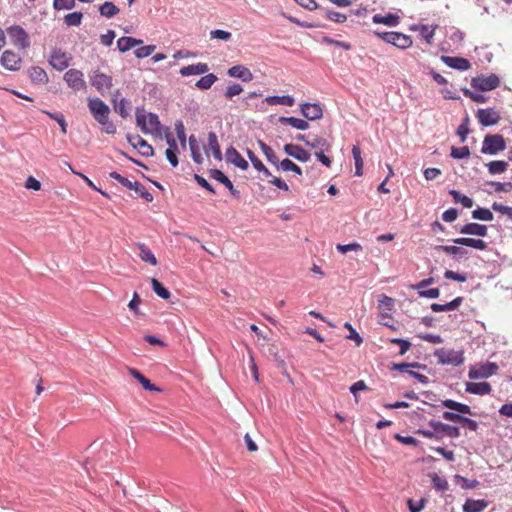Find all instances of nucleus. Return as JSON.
<instances>
[{
  "instance_id": "obj_60",
  "label": "nucleus",
  "mask_w": 512,
  "mask_h": 512,
  "mask_svg": "<svg viewBox=\"0 0 512 512\" xmlns=\"http://www.w3.org/2000/svg\"><path fill=\"white\" fill-rule=\"evenodd\" d=\"M155 49H156L155 45L142 46V47L137 48L134 51V55L139 59H143V58L150 56L154 52Z\"/></svg>"
},
{
  "instance_id": "obj_20",
  "label": "nucleus",
  "mask_w": 512,
  "mask_h": 512,
  "mask_svg": "<svg viewBox=\"0 0 512 512\" xmlns=\"http://www.w3.org/2000/svg\"><path fill=\"white\" fill-rule=\"evenodd\" d=\"M459 232L465 235H473L479 237H486L488 233V227L484 224H479L476 222H471L463 225Z\"/></svg>"
},
{
  "instance_id": "obj_16",
  "label": "nucleus",
  "mask_w": 512,
  "mask_h": 512,
  "mask_svg": "<svg viewBox=\"0 0 512 512\" xmlns=\"http://www.w3.org/2000/svg\"><path fill=\"white\" fill-rule=\"evenodd\" d=\"M498 370V365L496 363H493V362H487L483 365H481L480 367H478L477 369H471L469 371V377L471 379H476V378H488L490 376H492L493 374H495Z\"/></svg>"
},
{
  "instance_id": "obj_21",
  "label": "nucleus",
  "mask_w": 512,
  "mask_h": 512,
  "mask_svg": "<svg viewBox=\"0 0 512 512\" xmlns=\"http://www.w3.org/2000/svg\"><path fill=\"white\" fill-rule=\"evenodd\" d=\"M451 241L459 246L470 247L481 251H484L488 248V244L482 239L461 237L452 239Z\"/></svg>"
},
{
  "instance_id": "obj_43",
  "label": "nucleus",
  "mask_w": 512,
  "mask_h": 512,
  "mask_svg": "<svg viewBox=\"0 0 512 512\" xmlns=\"http://www.w3.org/2000/svg\"><path fill=\"white\" fill-rule=\"evenodd\" d=\"M258 144L261 148V151L265 155L267 161L270 162L274 166H278L279 159L276 156L273 149L269 145H267L265 142H263L262 140H259Z\"/></svg>"
},
{
  "instance_id": "obj_3",
  "label": "nucleus",
  "mask_w": 512,
  "mask_h": 512,
  "mask_svg": "<svg viewBox=\"0 0 512 512\" xmlns=\"http://www.w3.org/2000/svg\"><path fill=\"white\" fill-rule=\"evenodd\" d=\"M434 356L437 358L438 363L442 365L459 366L464 362L463 351L440 348L434 352Z\"/></svg>"
},
{
  "instance_id": "obj_40",
  "label": "nucleus",
  "mask_w": 512,
  "mask_h": 512,
  "mask_svg": "<svg viewBox=\"0 0 512 512\" xmlns=\"http://www.w3.org/2000/svg\"><path fill=\"white\" fill-rule=\"evenodd\" d=\"M151 284H152V289L157 296H159L160 298H162L164 300H167L170 298V296H171L170 291L158 279L152 278Z\"/></svg>"
},
{
  "instance_id": "obj_38",
  "label": "nucleus",
  "mask_w": 512,
  "mask_h": 512,
  "mask_svg": "<svg viewBox=\"0 0 512 512\" xmlns=\"http://www.w3.org/2000/svg\"><path fill=\"white\" fill-rule=\"evenodd\" d=\"M489 174L498 175L504 173L508 168V163L504 160H493L485 164Z\"/></svg>"
},
{
  "instance_id": "obj_47",
  "label": "nucleus",
  "mask_w": 512,
  "mask_h": 512,
  "mask_svg": "<svg viewBox=\"0 0 512 512\" xmlns=\"http://www.w3.org/2000/svg\"><path fill=\"white\" fill-rule=\"evenodd\" d=\"M189 146L191 151L192 159L195 163L201 164L203 161L202 155L200 153V149L194 135L189 137Z\"/></svg>"
},
{
  "instance_id": "obj_59",
  "label": "nucleus",
  "mask_w": 512,
  "mask_h": 512,
  "mask_svg": "<svg viewBox=\"0 0 512 512\" xmlns=\"http://www.w3.org/2000/svg\"><path fill=\"white\" fill-rule=\"evenodd\" d=\"M336 249L340 253L345 254L350 251H361L362 246L358 242H352L349 244H337Z\"/></svg>"
},
{
  "instance_id": "obj_17",
  "label": "nucleus",
  "mask_w": 512,
  "mask_h": 512,
  "mask_svg": "<svg viewBox=\"0 0 512 512\" xmlns=\"http://www.w3.org/2000/svg\"><path fill=\"white\" fill-rule=\"evenodd\" d=\"M226 161L233 164L241 170H247L249 167L248 162L241 156V154L233 147L230 146L225 152Z\"/></svg>"
},
{
  "instance_id": "obj_30",
  "label": "nucleus",
  "mask_w": 512,
  "mask_h": 512,
  "mask_svg": "<svg viewBox=\"0 0 512 512\" xmlns=\"http://www.w3.org/2000/svg\"><path fill=\"white\" fill-rule=\"evenodd\" d=\"M112 102L115 112L122 118H127L130 115V102L127 99L122 98L118 101L116 96H113Z\"/></svg>"
},
{
  "instance_id": "obj_19",
  "label": "nucleus",
  "mask_w": 512,
  "mask_h": 512,
  "mask_svg": "<svg viewBox=\"0 0 512 512\" xmlns=\"http://www.w3.org/2000/svg\"><path fill=\"white\" fill-rule=\"evenodd\" d=\"M429 426L433 428L435 432L443 433L450 438H458L460 436V430L456 426H451L435 420H431L429 422Z\"/></svg>"
},
{
  "instance_id": "obj_39",
  "label": "nucleus",
  "mask_w": 512,
  "mask_h": 512,
  "mask_svg": "<svg viewBox=\"0 0 512 512\" xmlns=\"http://www.w3.org/2000/svg\"><path fill=\"white\" fill-rule=\"evenodd\" d=\"M217 80L218 77L215 74L209 73L197 80L195 87L200 90H208Z\"/></svg>"
},
{
  "instance_id": "obj_7",
  "label": "nucleus",
  "mask_w": 512,
  "mask_h": 512,
  "mask_svg": "<svg viewBox=\"0 0 512 512\" xmlns=\"http://www.w3.org/2000/svg\"><path fill=\"white\" fill-rule=\"evenodd\" d=\"M88 108L97 122L110 114L109 106L100 98L88 99Z\"/></svg>"
},
{
  "instance_id": "obj_23",
  "label": "nucleus",
  "mask_w": 512,
  "mask_h": 512,
  "mask_svg": "<svg viewBox=\"0 0 512 512\" xmlns=\"http://www.w3.org/2000/svg\"><path fill=\"white\" fill-rule=\"evenodd\" d=\"M437 251H442L448 255H452L456 261L468 255V250L455 245H437L434 247Z\"/></svg>"
},
{
  "instance_id": "obj_62",
  "label": "nucleus",
  "mask_w": 512,
  "mask_h": 512,
  "mask_svg": "<svg viewBox=\"0 0 512 512\" xmlns=\"http://www.w3.org/2000/svg\"><path fill=\"white\" fill-rule=\"evenodd\" d=\"M487 184L494 186L496 192H511L512 191V182H496L489 181Z\"/></svg>"
},
{
  "instance_id": "obj_57",
  "label": "nucleus",
  "mask_w": 512,
  "mask_h": 512,
  "mask_svg": "<svg viewBox=\"0 0 512 512\" xmlns=\"http://www.w3.org/2000/svg\"><path fill=\"white\" fill-rule=\"evenodd\" d=\"M326 17L336 23H344L347 20V16L340 12H336L334 10L325 9L324 10Z\"/></svg>"
},
{
  "instance_id": "obj_51",
  "label": "nucleus",
  "mask_w": 512,
  "mask_h": 512,
  "mask_svg": "<svg viewBox=\"0 0 512 512\" xmlns=\"http://www.w3.org/2000/svg\"><path fill=\"white\" fill-rule=\"evenodd\" d=\"M83 14L82 12H72L64 17V22L67 26H79L82 22Z\"/></svg>"
},
{
  "instance_id": "obj_8",
  "label": "nucleus",
  "mask_w": 512,
  "mask_h": 512,
  "mask_svg": "<svg viewBox=\"0 0 512 512\" xmlns=\"http://www.w3.org/2000/svg\"><path fill=\"white\" fill-rule=\"evenodd\" d=\"M126 139L134 149L139 150V153L142 156L151 157L154 155L153 147L141 136H139V135L132 136L130 134H127Z\"/></svg>"
},
{
  "instance_id": "obj_61",
  "label": "nucleus",
  "mask_w": 512,
  "mask_h": 512,
  "mask_svg": "<svg viewBox=\"0 0 512 512\" xmlns=\"http://www.w3.org/2000/svg\"><path fill=\"white\" fill-rule=\"evenodd\" d=\"M436 28H437V25L432 30H429L428 25H420V27H419L420 35L424 38V40L428 44L432 43Z\"/></svg>"
},
{
  "instance_id": "obj_13",
  "label": "nucleus",
  "mask_w": 512,
  "mask_h": 512,
  "mask_svg": "<svg viewBox=\"0 0 512 512\" xmlns=\"http://www.w3.org/2000/svg\"><path fill=\"white\" fill-rule=\"evenodd\" d=\"M301 114L308 120H319L323 117V109L320 103L305 102L300 105Z\"/></svg>"
},
{
  "instance_id": "obj_2",
  "label": "nucleus",
  "mask_w": 512,
  "mask_h": 512,
  "mask_svg": "<svg viewBox=\"0 0 512 512\" xmlns=\"http://www.w3.org/2000/svg\"><path fill=\"white\" fill-rule=\"evenodd\" d=\"M506 149V140L501 134H486L484 136L481 153L496 155Z\"/></svg>"
},
{
  "instance_id": "obj_52",
  "label": "nucleus",
  "mask_w": 512,
  "mask_h": 512,
  "mask_svg": "<svg viewBox=\"0 0 512 512\" xmlns=\"http://www.w3.org/2000/svg\"><path fill=\"white\" fill-rule=\"evenodd\" d=\"M450 156L452 158L458 159V160L468 158L470 156V149L468 146H463V147L452 146Z\"/></svg>"
},
{
  "instance_id": "obj_44",
  "label": "nucleus",
  "mask_w": 512,
  "mask_h": 512,
  "mask_svg": "<svg viewBox=\"0 0 512 512\" xmlns=\"http://www.w3.org/2000/svg\"><path fill=\"white\" fill-rule=\"evenodd\" d=\"M352 156L355 162V175L362 176L363 174V159L361 157V149L358 145H354L352 148Z\"/></svg>"
},
{
  "instance_id": "obj_41",
  "label": "nucleus",
  "mask_w": 512,
  "mask_h": 512,
  "mask_svg": "<svg viewBox=\"0 0 512 512\" xmlns=\"http://www.w3.org/2000/svg\"><path fill=\"white\" fill-rule=\"evenodd\" d=\"M119 8L113 3L106 1L99 7V12L101 16L106 18H113L119 13Z\"/></svg>"
},
{
  "instance_id": "obj_11",
  "label": "nucleus",
  "mask_w": 512,
  "mask_h": 512,
  "mask_svg": "<svg viewBox=\"0 0 512 512\" xmlns=\"http://www.w3.org/2000/svg\"><path fill=\"white\" fill-rule=\"evenodd\" d=\"M64 80L74 91L86 88L83 73L77 69H70L64 74Z\"/></svg>"
},
{
  "instance_id": "obj_45",
  "label": "nucleus",
  "mask_w": 512,
  "mask_h": 512,
  "mask_svg": "<svg viewBox=\"0 0 512 512\" xmlns=\"http://www.w3.org/2000/svg\"><path fill=\"white\" fill-rule=\"evenodd\" d=\"M472 218L480 221H492L494 219L493 213L484 207H477L472 211Z\"/></svg>"
},
{
  "instance_id": "obj_5",
  "label": "nucleus",
  "mask_w": 512,
  "mask_h": 512,
  "mask_svg": "<svg viewBox=\"0 0 512 512\" xmlns=\"http://www.w3.org/2000/svg\"><path fill=\"white\" fill-rule=\"evenodd\" d=\"M7 33L15 46L21 49H25L30 46L29 35L21 26L12 25L7 29Z\"/></svg>"
},
{
  "instance_id": "obj_18",
  "label": "nucleus",
  "mask_w": 512,
  "mask_h": 512,
  "mask_svg": "<svg viewBox=\"0 0 512 512\" xmlns=\"http://www.w3.org/2000/svg\"><path fill=\"white\" fill-rule=\"evenodd\" d=\"M227 75L229 77L238 78L242 82H250L254 78L250 69L240 64L230 67L227 71Z\"/></svg>"
},
{
  "instance_id": "obj_46",
  "label": "nucleus",
  "mask_w": 512,
  "mask_h": 512,
  "mask_svg": "<svg viewBox=\"0 0 512 512\" xmlns=\"http://www.w3.org/2000/svg\"><path fill=\"white\" fill-rule=\"evenodd\" d=\"M278 169H281L282 171H291L294 172L297 175L302 174V169L300 166L295 164L292 160L286 158L283 159L281 162H278V166H276Z\"/></svg>"
},
{
  "instance_id": "obj_56",
  "label": "nucleus",
  "mask_w": 512,
  "mask_h": 512,
  "mask_svg": "<svg viewBox=\"0 0 512 512\" xmlns=\"http://www.w3.org/2000/svg\"><path fill=\"white\" fill-rule=\"evenodd\" d=\"M462 92H463L464 96L470 98L472 101L477 102V103H485L488 100V97H486L485 95L480 94V93H475L468 88H462Z\"/></svg>"
},
{
  "instance_id": "obj_37",
  "label": "nucleus",
  "mask_w": 512,
  "mask_h": 512,
  "mask_svg": "<svg viewBox=\"0 0 512 512\" xmlns=\"http://www.w3.org/2000/svg\"><path fill=\"white\" fill-rule=\"evenodd\" d=\"M442 404L444 407L449 408L454 411H457L458 413L469 414V415L472 414V410H471L470 406H468L467 404H463V403H460V402H457V401H454L451 399L444 400L442 402Z\"/></svg>"
},
{
  "instance_id": "obj_64",
  "label": "nucleus",
  "mask_w": 512,
  "mask_h": 512,
  "mask_svg": "<svg viewBox=\"0 0 512 512\" xmlns=\"http://www.w3.org/2000/svg\"><path fill=\"white\" fill-rule=\"evenodd\" d=\"M98 123L102 126V129L105 133H116V126L112 121H110L109 116L105 117L104 119H101L100 121H98Z\"/></svg>"
},
{
  "instance_id": "obj_22",
  "label": "nucleus",
  "mask_w": 512,
  "mask_h": 512,
  "mask_svg": "<svg viewBox=\"0 0 512 512\" xmlns=\"http://www.w3.org/2000/svg\"><path fill=\"white\" fill-rule=\"evenodd\" d=\"M50 64L58 71H63L69 66V59L65 52L55 49L50 57Z\"/></svg>"
},
{
  "instance_id": "obj_55",
  "label": "nucleus",
  "mask_w": 512,
  "mask_h": 512,
  "mask_svg": "<svg viewBox=\"0 0 512 512\" xmlns=\"http://www.w3.org/2000/svg\"><path fill=\"white\" fill-rule=\"evenodd\" d=\"M305 144L310 148H323L328 150L330 148V144L327 139L323 137H316L313 141H305Z\"/></svg>"
},
{
  "instance_id": "obj_33",
  "label": "nucleus",
  "mask_w": 512,
  "mask_h": 512,
  "mask_svg": "<svg viewBox=\"0 0 512 512\" xmlns=\"http://www.w3.org/2000/svg\"><path fill=\"white\" fill-rule=\"evenodd\" d=\"M265 102L268 105H286V106H293L294 105V98L290 95H273V96H267L265 98Z\"/></svg>"
},
{
  "instance_id": "obj_31",
  "label": "nucleus",
  "mask_w": 512,
  "mask_h": 512,
  "mask_svg": "<svg viewBox=\"0 0 512 512\" xmlns=\"http://www.w3.org/2000/svg\"><path fill=\"white\" fill-rule=\"evenodd\" d=\"M137 248L139 249L138 257L146 263H149L153 266L157 265V259L152 251L146 246L144 243H137Z\"/></svg>"
},
{
  "instance_id": "obj_50",
  "label": "nucleus",
  "mask_w": 512,
  "mask_h": 512,
  "mask_svg": "<svg viewBox=\"0 0 512 512\" xmlns=\"http://www.w3.org/2000/svg\"><path fill=\"white\" fill-rule=\"evenodd\" d=\"M243 90L242 85L239 83H230L224 92V97L228 100H232L233 97L241 94Z\"/></svg>"
},
{
  "instance_id": "obj_26",
  "label": "nucleus",
  "mask_w": 512,
  "mask_h": 512,
  "mask_svg": "<svg viewBox=\"0 0 512 512\" xmlns=\"http://www.w3.org/2000/svg\"><path fill=\"white\" fill-rule=\"evenodd\" d=\"M147 124L151 129L150 134H154L157 137H162V135L165 134L166 127L162 126L157 114L152 112L147 113Z\"/></svg>"
},
{
  "instance_id": "obj_54",
  "label": "nucleus",
  "mask_w": 512,
  "mask_h": 512,
  "mask_svg": "<svg viewBox=\"0 0 512 512\" xmlns=\"http://www.w3.org/2000/svg\"><path fill=\"white\" fill-rule=\"evenodd\" d=\"M175 131H176V134H177V138L180 142V145L182 146V148H186V132H185V127H184V124L181 120H177L175 122Z\"/></svg>"
},
{
  "instance_id": "obj_63",
  "label": "nucleus",
  "mask_w": 512,
  "mask_h": 512,
  "mask_svg": "<svg viewBox=\"0 0 512 512\" xmlns=\"http://www.w3.org/2000/svg\"><path fill=\"white\" fill-rule=\"evenodd\" d=\"M432 483L434 487L439 491H446L449 488L447 480L438 476L437 474H433Z\"/></svg>"
},
{
  "instance_id": "obj_42",
  "label": "nucleus",
  "mask_w": 512,
  "mask_h": 512,
  "mask_svg": "<svg viewBox=\"0 0 512 512\" xmlns=\"http://www.w3.org/2000/svg\"><path fill=\"white\" fill-rule=\"evenodd\" d=\"M449 194L452 196L454 202L461 203L465 208H471L474 205L472 198L460 193L457 190L451 189Z\"/></svg>"
},
{
  "instance_id": "obj_6",
  "label": "nucleus",
  "mask_w": 512,
  "mask_h": 512,
  "mask_svg": "<svg viewBox=\"0 0 512 512\" xmlns=\"http://www.w3.org/2000/svg\"><path fill=\"white\" fill-rule=\"evenodd\" d=\"M164 138L168 145V149H166V151H165L166 159L169 161L171 166L177 167L179 164V160H178V156H177L179 153V148H178L175 138L173 137L172 133L170 132L169 127L165 128Z\"/></svg>"
},
{
  "instance_id": "obj_9",
  "label": "nucleus",
  "mask_w": 512,
  "mask_h": 512,
  "mask_svg": "<svg viewBox=\"0 0 512 512\" xmlns=\"http://www.w3.org/2000/svg\"><path fill=\"white\" fill-rule=\"evenodd\" d=\"M476 117L484 127L496 125L501 119L499 113L494 108L478 109Z\"/></svg>"
},
{
  "instance_id": "obj_53",
  "label": "nucleus",
  "mask_w": 512,
  "mask_h": 512,
  "mask_svg": "<svg viewBox=\"0 0 512 512\" xmlns=\"http://www.w3.org/2000/svg\"><path fill=\"white\" fill-rule=\"evenodd\" d=\"M131 190H134L136 193L139 194L141 198H143L147 202H152L154 199L153 195L149 191H147L146 188L139 182H133Z\"/></svg>"
},
{
  "instance_id": "obj_15",
  "label": "nucleus",
  "mask_w": 512,
  "mask_h": 512,
  "mask_svg": "<svg viewBox=\"0 0 512 512\" xmlns=\"http://www.w3.org/2000/svg\"><path fill=\"white\" fill-rule=\"evenodd\" d=\"M441 61L445 63L448 67L453 68L459 71H466L470 69L471 63L468 59L460 56H441Z\"/></svg>"
},
{
  "instance_id": "obj_48",
  "label": "nucleus",
  "mask_w": 512,
  "mask_h": 512,
  "mask_svg": "<svg viewBox=\"0 0 512 512\" xmlns=\"http://www.w3.org/2000/svg\"><path fill=\"white\" fill-rule=\"evenodd\" d=\"M469 122V116L466 114V116L462 120V123L458 126L456 134L460 137L461 142H465L468 134L470 133Z\"/></svg>"
},
{
  "instance_id": "obj_29",
  "label": "nucleus",
  "mask_w": 512,
  "mask_h": 512,
  "mask_svg": "<svg viewBox=\"0 0 512 512\" xmlns=\"http://www.w3.org/2000/svg\"><path fill=\"white\" fill-rule=\"evenodd\" d=\"M128 372L133 378L139 381V383L143 386L145 390L160 391L158 387L152 384L151 381L148 378H146L142 373H140L137 369L129 367Z\"/></svg>"
},
{
  "instance_id": "obj_27",
  "label": "nucleus",
  "mask_w": 512,
  "mask_h": 512,
  "mask_svg": "<svg viewBox=\"0 0 512 512\" xmlns=\"http://www.w3.org/2000/svg\"><path fill=\"white\" fill-rule=\"evenodd\" d=\"M142 43L143 41L141 39H137L130 36H123L117 40V48L119 52L125 53L128 52L130 49L141 45Z\"/></svg>"
},
{
  "instance_id": "obj_32",
  "label": "nucleus",
  "mask_w": 512,
  "mask_h": 512,
  "mask_svg": "<svg viewBox=\"0 0 512 512\" xmlns=\"http://www.w3.org/2000/svg\"><path fill=\"white\" fill-rule=\"evenodd\" d=\"M488 506V502L484 499L474 500L468 499L463 505L464 512H482Z\"/></svg>"
},
{
  "instance_id": "obj_35",
  "label": "nucleus",
  "mask_w": 512,
  "mask_h": 512,
  "mask_svg": "<svg viewBox=\"0 0 512 512\" xmlns=\"http://www.w3.org/2000/svg\"><path fill=\"white\" fill-rule=\"evenodd\" d=\"M29 76L33 83L44 84L48 82L47 73L39 66L32 67L29 70Z\"/></svg>"
},
{
  "instance_id": "obj_58",
  "label": "nucleus",
  "mask_w": 512,
  "mask_h": 512,
  "mask_svg": "<svg viewBox=\"0 0 512 512\" xmlns=\"http://www.w3.org/2000/svg\"><path fill=\"white\" fill-rule=\"evenodd\" d=\"M76 3L75 0H53V8L56 11L60 10H70L75 7Z\"/></svg>"
},
{
  "instance_id": "obj_4",
  "label": "nucleus",
  "mask_w": 512,
  "mask_h": 512,
  "mask_svg": "<svg viewBox=\"0 0 512 512\" xmlns=\"http://www.w3.org/2000/svg\"><path fill=\"white\" fill-rule=\"evenodd\" d=\"M500 79L496 74H490L488 76L478 75L471 79V86L481 92L492 91L499 87Z\"/></svg>"
},
{
  "instance_id": "obj_28",
  "label": "nucleus",
  "mask_w": 512,
  "mask_h": 512,
  "mask_svg": "<svg viewBox=\"0 0 512 512\" xmlns=\"http://www.w3.org/2000/svg\"><path fill=\"white\" fill-rule=\"evenodd\" d=\"M466 391L476 395H487L491 392V385L487 382H468Z\"/></svg>"
},
{
  "instance_id": "obj_34",
  "label": "nucleus",
  "mask_w": 512,
  "mask_h": 512,
  "mask_svg": "<svg viewBox=\"0 0 512 512\" xmlns=\"http://www.w3.org/2000/svg\"><path fill=\"white\" fill-rule=\"evenodd\" d=\"M136 125L140 128V130L144 134H150L151 129L149 128L147 124V113L143 108L137 107L136 108Z\"/></svg>"
},
{
  "instance_id": "obj_12",
  "label": "nucleus",
  "mask_w": 512,
  "mask_h": 512,
  "mask_svg": "<svg viewBox=\"0 0 512 512\" xmlns=\"http://www.w3.org/2000/svg\"><path fill=\"white\" fill-rule=\"evenodd\" d=\"M283 151L288 156L296 159L297 161L306 163L310 160L311 154L303 147L297 144L288 143L283 147Z\"/></svg>"
},
{
  "instance_id": "obj_36",
  "label": "nucleus",
  "mask_w": 512,
  "mask_h": 512,
  "mask_svg": "<svg viewBox=\"0 0 512 512\" xmlns=\"http://www.w3.org/2000/svg\"><path fill=\"white\" fill-rule=\"evenodd\" d=\"M208 147L212 151L213 157L221 161L222 160V152L220 149V145L218 143L217 135L215 132H209L208 133Z\"/></svg>"
},
{
  "instance_id": "obj_25",
  "label": "nucleus",
  "mask_w": 512,
  "mask_h": 512,
  "mask_svg": "<svg viewBox=\"0 0 512 512\" xmlns=\"http://www.w3.org/2000/svg\"><path fill=\"white\" fill-rule=\"evenodd\" d=\"M209 71V66L206 63H197L191 64L188 66H184L180 69V75L183 77L191 76V75H200L207 73Z\"/></svg>"
},
{
  "instance_id": "obj_10",
  "label": "nucleus",
  "mask_w": 512,
  "mask_h": 512,
  "mask_svg": "<svg viewBox=\"0 0 512 512\" xmlns=\"http://www.w3.org/2000/svg\"><path fill=\"white\" fill-rule=\"evenodd\" d=\"M91 85L95 87L98 92L103 93L112 88L113 80L111 76L105 73L94 71L91 76Z\"/></svg>"
},
{
  "instance_id": "obj_14",
  "label": "nucleus",
  "mask_w": 512,
  "mask_h": 512,
  "mask_svg": "<svg viewBox=\"0 0 512 512\" xmlns=\"http://www.w3.org/2000/svg\"><path fill=\"white\" fill-rule=\"evenodd\" d=\"M21 58L13 51L5 50L0 58L1 65L9 71L20 69Z\"/></svg>"
},
{
  "instance_id": "obj_24",
  "label": "nucleus",
  "mask_w": 512,
  "mask_h": 512,
  "mask_svg": "<svg viewBox=\"0 0 512 512\" xmlns=\"http://www.w3.org/2000/svg\"><path fill=\"white\" fill-rule=\"evenodd\" d=\"M375 24H383L388 27H396L400 23V17L394 13H387L386 15L375 14L372 17Z\"/></svg>"
},
{
  "instance_id": "obj_1",
  "label": "nucleus",
  "mask_w": 512,
  "mask_h": 512,
  "mask_svg": "<svg viewBox=\"0 0 512 512\" xmlns=\"http://www.w3.org/2000/svg\"><path fill=\"white\" fill-rule=\"evenodd\" d=\"M374 34L383 40L384 42L391 44L399 49L405 50L412 46L413 40L411 36L406 35L401 32L396 31H387V32H380V31H374Z\"/></svg>"
},
{
  "instance_id": "obj_49",
  "label": "nucleus",
  "mask_w": 512,
  "mask_h": 512,
  "mask_svg": "<svg viewBox=\"0 0 512 512\" xmlns=\"http://www.w3.org/2000/svg\"><path fill=\"white\" fill-rule=\"evenodd\" d=\"M42 112L59 124L63 134L67 133V123L62 113L49 112L47 110H43Z\"/></svg>"
}]
</instances>
